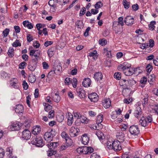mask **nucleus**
I'll list each match as a JSON object with an SVG mask.
<instances>
[{"mask_svg": "<svg viewBox=\"0 0 158 158\" xmlns=\"http://www.w3.org/2000/svg\"><path fill=\"white\" fill-rule=\"evenodd\" d=\"M77 80L76 78H73L71 80V83L73 86L74 88H76L77 86Z\"/></svg>", "mask_w": 158, "mask_h": 158, "instance_id": "42", "label": "nucleus"}, {"mask_svg": "<svg viewBox=\"0 0 158 158\" xmlns=\"http://www.w3.org/2000/svg\"><path fill=\"white\" fill-rule=\"evenodd\" d=\"M156 24L155 21H152L150 22V24L148 25L149 29L151 31H153L155 28L154 25Z\"/></svg>", "mask_w": 158, "mask_h": 158, "instance_id": "41", "label": "nucleus"}, {"mask_svg": "<svg viewBox=\"0 0 158 158\" xmlns=\"http://www.w3.org/2000/svg\"><path fill=\"white\" fill-rule=\"evenodd\" d=\"M31 59L32 62L34 63L35 65H36L39 60L40 59V56H32Z\"/></svg>", "mask_w": 158, "mask_h": 158, "instance_id": "35", "label": "nucleus"}, {"mask_svg": "<svg viewBox=\"0 0 158 158\" xmlns=\"http://www.w3.org/2000/svg\"><path fill=\"white\" fill-rule=\"evenodd\" d=\"M19 82L17 79L13 78L10 81V85L15 89H17L19 87Z\"/></svg>", "mask_w": 158, "mask_h": 158, "instance_id": "15", "label": "nucleus"}, {"mask_svg": "<svg viewBox=\"0 0 158 158\" xmlns=\"http://www.w3.org/2000/svg\"><path fill=\"white\" fill-rule=\"evenodd\" d=\"M141 114L142 111L141 108L139 107H137L135 110L134 113V116L135 117L138 118L139 117L141 116Z\"/></svg>", "mask_w": 158, "mask_h": 158, "instance_id": "21", "label": "nucleus"}, {"mask_svg": "<svg viewBox=\"0 0 158 158\" xmlns=\"http://www.w3.org/2000/svg\"><path fill=\"white\" fill-rule=\"evenodd\" d=\"M54 116V110H51L49 112L48 117L49 118H53Z\"/></svg>", "mask_w": 158, "mask_h": 158, "instance_id": "59", "label": "nucleus"}, {"mask_svg": "<svg viewBox=\"0 0 158 158\" xmlns=\"http://www.w3.org/2000/svg\"><path fill=\"white\" fill-rule=\"evenodd\" d=\"M41 129L40 126H35L33 129L32 133L34 135H36L40 133Z\"/></svg>", "mask_w": 158, "mask_h": 158, "instance_id": "26", "label": "nucleus"}, {"mask_svg": "<svg viewBox=\"0 0 158 158\" xmlns=\"http://www.w3.org/2000/svg\"><path fill=\"white\" fill-rule=\"evenodd\" d=\"M10 30L8 28L5 29L3 32V34L4 37H6L9 33Z\"/></svg>", "mask_w": 158, "mask_h": 158, "instance_id": "62", "label": "nucleus"}, {"mask_svg": "<svg viewBox=\"0 0 158 158\" xmlns=\"http://www.w3.org/2000/svg\"><path fill=\"white\" fill-rule=\"evenodd\" d=\"M91 83V81L89 78H85L82 82V85L85 87L90 86Z\"/></svg>", "mask_w": 158, "mask_h": 158, "instance_id": "25", "label": "nucleus"}, {"mask_svg": "<svg viewBox=\"0 0 158 158\" xmlns=\"http://www.w3.org/2000/svg\"><path fill=\"white\" fill-rule=\"evenodd\" d=\"M31 140V143L37 147H42L44 145L42 137L40 136H36Z\"/></svg>", "mask_w": 158, "mask_h": 158, "instance_id": "2", "label": "nucleus"}, {"mask_svg": "<svg viewBox=\"0 0 158 158\" xmlns=\"http://www.w3.org/2000/svg\"><path fill=\"white\" fill-rule=\"evenodd\" d=\"M64 83L66 85H69L71 84V80L69 77H66L64 80Z\"/></svg>", "mask_w": 158, "mask_h": 158, "instance_id": "61", "label": "nucleus"}, {"mask_svg": "<svg viewBox=\"0 0 158 158\" xmlns=\"http://www.w3.org/2000/svg\"><path fill=\"white\" fill-rule=\"evenodd\" d=\"M111 104V101L109 98H105L102 101L103 106L106 109L109 108Z\"/></svg>", "mask_w": 158, "mask_h": 158, "instance_id": "16", "label": "nucleus"}, {"mask_svg": "<svg viewBox=\"0 0 158 158\" xmlns=\"http://www.w3.org/2000/svg\"><path fill=\"white\" fill-rule=\"evenodd\" d=\"M81 122L82 123H87L88 122V119L85 116L82 115L80 118Z\"/></svg>", "mask_w": 158, "mask_h": 158, "instance_id": "48", "label": "nucleus"}, {"mask_svg": "<svg viewBox=\"0 0 158 158\" xmlns=\"http://www.w3.org/2000/svg\"><path fill=\"white\" fill-rule=\"evenodd\" d=\"M95 134L100 140H103L104 138L103 133L100 130L97 131L96 132Z\"/></svg>", "mask_w": 158, "mask_h": 158, "instance_id": "28", "label": "nucleus"}, {"mask_svg": "<svg viewBox=\"0 0 158 158\" xmlns=\"http://www.w3.org/2000/svg\"><path fill=\"white\" fill-rule=\"evenodd\" d=\"M97 51L96 50H94L93 52H91L89 53V56H92L94 57V59L95 58H97L98 56L97 55Z\"/></svg>", "mask_w": 158, "mask_h": 158, "instance_id": "47", "label": "nucleus"}, {"mask_svg": "<svg viewBox=\"0 0 158 158\" xmlns=\"http://www.w3.org/2000/svg\"><path fill=\"white\" fill-rule=\"evenodd\" d=\"M103 116L102 114H99L97 117L96 123H101L103 120Z\"/></svg>", "mask_w": 158, "mask_h": 158, "instance_id": "38", "label": "nucleus"}, {"mask_svg": "<svg viewBox=\"0 0 158 158\" xmlns=\"http://www.w3.org/2000/svg\"><path fill=\"white\" fill-rule=\"evenodd\" d=\"M76 91L77 95L81 98H84L85 97V91L82 88L77 87L76 89Z\"/></svg>", "mask_w": 158, "mask_h": 158, "instance_id": "11", "label": "nucleus"}, {"mask_svg": "<svg viewBox=\"0 0 158 158\" xmlns=\"http://www.w3.org/2000/svg\"><path fill=\"white\" fill-rule=\"evenodd\" d=\"M12 46L13 47H16L18 46H21V44L19 43V40H16L13 43Z\"/></svg>", "mask_w": 158, "mask_h": 158, "instance_id": "57", "label": "nucleus"}, {"mask_svg": "<svg viewBox=\"0 0 158 158\" xmlns=\"http://www.w3.org/2000/svg\"><path fill=\"white\" fill-rule=\"evenodd\" d=\"M127 82L129 85H132L136 83V81L133 78H131L128 80Z\"/></svg>", "mask_w": 158, "mask_h": 158, "instance_id": "52", "label": "nucleus"}, {"mask_svg": "<svg viewBox=\"0 0 158 158\" xmlns=\"http://www.w3.org/2000/svg\"><path fill=\"white\" fill-rule=\"evenodd\" d=\"M80 130L77 127H72L70 129L69 134L72 137H74L77 136Z\"/></svg>", "mask_w": 158, "mask_h": 158, "instance_id": "8", "label": "nucleus"}, {"mask_svg": "<svg viewBox=\"0 0 158 158\" xmlns=\"http://www.w3.org/2000/svg\"><path fill=\"white\" fill-rule=\"evenodd\" d=\"M53 100L56 102H59L60 100V97L59 95V94L58 93H56L52 97Z\"/></svg>", "mask_w": 158, "mask_h": 158, "instance_id": "32", "label": "nucleus"}, {"mask_svg": "<svg viewBox=\"0 0 158 158\" xmlns=\"http://www.w3.org/2000/svg\"><path fill=\"white\" fill-rule=\"evenodd\" d=\"M114 78L118 80H119L121 78V73L120 72H117L114 73Z\"/></svg>", "mask_w": 158, "mask_h": 158, "instance_id": "51", "label": "nucleus"}, {"mask_svg": "<svg viewBox=\"0 0 158 158\" xmlns=\"http://www.w3.org/2000/svg\"><path fill=\"white\" fill-rule=\"evenodd\" d=\"M66 144L64 145H62L61 146L60 149L61 150H63L67 148L69 146H70L72 144V142H68L67 143H66Z\"/></svg>", "mask_w": 158, "mask_h": 158, "instance_id": "40", "label": "nucleus"}, {"mask_svg": "<svg viewBox=\"0 0 158 158\" xmlns=\"http://www.w3.org/2000/svg\"><path fill=\"white\" fill-rule=\"evenodd\" d=\"M116 137L117 141L121 143L123 142L124 140V134L122 132H120L118 133L116 135Z\"/></svg>", "mask_w": 158, "mask_h": 158, "instance_id": "19", "label": "nucleus"}, {"mask_svg": "<svg viewBox=\"0 0 158 158\" xmlns=\"http://www.w3.org/2000/svg\"><path fill=\"white\" fill-rule=\"evenodd\" d=\"M129 131L131 135L136 136L139 134L140 131L138 125H133L129 127Z\"/></svg>", "mask_w": 158, "mask_h": 158, "instance_id": "3", "label": "nucleus"}, {"mask_svg": "<svg viewBox=\"0 0 158 158\" xmlns=\"http://www.w3.org/2000/svg\"><path fill=\"white\" fill-rule=\"evenodd\" d=\"M134 18L130 16H127L124 19V22L127 25H132L134 23Z\"/></svg>", "mask_w": 158, "mask_h": 158, "instance_id": "12", "label": "nucleus"}, {"mask_svg": "<svg viewBox=\"0 0 158 158\" xmlns=\"http://www.w3.org/2000/svg\"><path fill=\"white\" fill-rule=\"evenodd\" d=\"M66 118L67 119V124L69 126L72 125L74 121L73 115L70 113H68L66 115Z\"/></svg>", "mask_w": 158, "mask_h": 158, "instance_id": "14", "label": "nucleus"}, {"mask_svg": "<svg viewBox=\"0 0 158 158\" xmlns=\"http://www.w3.org/2000/svg\"><path fill=\"white\" fill-rule=\"evenodd\" d=\"M88 97L91 102H96L98 100V96L96 93H92L89 94Z\"/></svg>", "mask_w": 158, "mask_h": 158, "instance_id": "13", "label": "nucleus"}, {"mask_svg": "<svg viewBox=\"0 0 158 158\" xmlns=\"http://www.w3.org/2000/svg\"><path fill=\"white\" fill-rule=\"evenodd\" d=\"M23 25L24 27H27L29 29H31L33 27V24L28 21H25L23 22Z\"/></svg>", "mask_w": 158, "mask_h": 158, "instance_id": "29", "label": "nucleus"}, {"mask_svg": "<svg viewBox=\"0 0 158 158\" xmlns=\"http://www.w3.org/2000/svg\"><path fill=\"white\" fill-rule=\"evenodd\" d=\"M75 24L78 28H81L84 26L83 22L81 20H77Z\"/></svg>", "mask_w": 158, "mask_h": 158, "instance_id": "33", "label": "nucleus"}, {"mask_svg": "<svg viewBox=\"0 0 158 158\" xmlns=\"http://www.w3.org/2000/svg\"><path fill=\"white\" fill-rule=\"evenodd\" d=\"M118 21H115L114 22H117V25H120L122 27L124 25L123 18L122 17H120L118 19Z\"/></svg>", "mask_w": 158, "mask_h": 158, "instance_id": "34", "label": "nucleus"}, {"mask_svg": "<svg viewBox=\"0 0 158 158\" xmlns=\"http://www.w3.org/2000/svg\"><path fill=\"white\" fill-rule=\"evenodd\" d=\"M40 51L38 49L31 50L29 52L30 56H40Z\"/></svg>", "mask_w": 158, "mask_h": 158, "instance_id": "20", "label": "nucleus"}, {"mask_svg": "<svg viewBox=\"0 0 158 158\" xmlns=\"http://www.w3.org/2000/svg\"><path fill=\"white\" fill-rule=\"evenodd\" d=\"M102 77V74L101 72L95 73L94 75V78L97 81L101 80Z\"/></svg>", "mask_w": 158, "mask_h": 158, "instance_id": "24", "label": "nucleus"}, {"mask_svg": "<svg viewBox=\"0 0 158 158\" xmlns=\"http://www.w3.org/2000/svg\"><path fill=\"white\" fill-rule=\"evenodd\" d=\"M27 63L25 61L21 62L19 65V68L20 69H24V67L26 66Z\"/></svg>", "mask_w": 158, "mask_h": 158, "instance_id": "58", "label": "nucleus"}, {"mask_svg": "<svg viewBox=\"0 0 158 158\" xmlns=\"http://www.w3.org/2000/svg\"><path fill=\"white\" fill-rule=\"evenodd\" d=\"M143 45H144V46H143V48H146L148 50H149V47L152 48L154 46V41L153 40L151 39L149 40V43L147 44V45L145 44H143Z\"/></svg>", "mask_w": 158, "mask_h": 158, "instance_id": "17", "label": "nucleus"}, {"mask_svg": "<svg viewBox=\"0 0 158 158\" xmlns=\"http://www.w3.org/2000/svg\"><path fill=\"white\" fill-rule=\"evenodd\" d=\"M54 135V134H52V132H47L44 134V138L48 142H50L52 140Z\"/></svg>", "mask_w": 158, "mask_h": 158, "instance_id": "9", "label": "nucleus"}, {"mask_svg": "<svg viewBox=\"0 0 158 158\" xmlns=\"http://www.w3.org/2000/svg\"><path fill=\"white\" fill-rule=\"evenodd\" d=\"M44 104V103H43ZM45 104H44V105L45 106L44 108V110L45 111L48 112L49 111L52 110V106L49 105V104L47 103H45Z\"/></svg>", "mask_w": 158, "mask_h": 158, "instance_id": "36", "label": "nucleus"}, {"mask_svg": "<svg viewBox=\"0 0 158 158\" xmlns=\"http://www.w3.org/2000/svg\"><path fill=\"white\" fill-rule=\"evenodd\" d=\"M31 135V132L28 129H26L22 132V137L24 139L27 140L30 138Z\"/></svg>", "mask_w": 158, "mask_h": 158, "instance_id": "7", "label": "nucleus"}, {"mask_svg": "<svg viewBox=\"0 0 158 158\" xmlns=\"http://www.w3.org/2000/svg\"><path fill=\"white\" fill-rule=\"evenodd\" d=\"M57 120L59 122H62L64 118V116L63 115H58L56 117Z\"/></svg>", "mask_w": 158, "mask_h": 158, "instance_id": "54", "label": "nucleus"}, {"mask_svg": "<svg viewBox=\"0 0 158 158\" xmlns=\"http://www.w3.org/2000/svg\"><path fill=\"white\" fill-rule=\"evenodd\" d=\"M54 48H52L48 51V54L49 57H52L54 54Z\"/></svg>", "mask_w": 158, "mask_h": 158, "instance_id": "37", "label": "nucleus"}, {"mask_svg": "<svg viewBox=\"0 0 158 158\" xmlns=\"http://www.w3.org/2000/svg\"><path fill=\"white\" fill-rule=\"evenodd\" d=\"M28 80L31 83H34L36 81V78L35 76H29L28 77Z\"/></svg>", "mask_w": 158, "mask_h": 158, "instance_id": "60", "label": "nucleus"}, {"mask_svg": "<svg viewBox=\"0 0 158 158\" xmlns=\"http://www.w3.org/2000/svg\"><path fill=\"white\" fill-rule=\"evenodd\" d=\"M97 125L93 127L94 129L97 130V131L100 130L99 129H102L103 127V125L101 123H97Z\"/></svg>", "mask_w": 158, "mask_h": 158, "instance_id": "39", "label": "nucleus"}, {"mask_svg": "<svg viewBox=\"0 0 158 158\" xmlns=\"http://www.w3.org/2000/svg\"><path fill=\"white\" fill-rule=\"evenodd\" d=\"M59 145V143L57 142H49L46 145L49 148L47 151V155L48 156H51L56 153V148Z\"/></svg>", "mask_w": 158, "mask_h": 158, "instance_id": "1", "label": "nucleus"}, {"mask_svg": "<svg viewBox=\"0 0 158 158\" xmlns=\"http://www.w3.org/2000/svg\"><path fill=\"white\" fill-rule=\"evenodd\" d=\"M140 67L137 68L135 69L131 67H127L126 69L125 70L124 73L126 76H130L132 75L135 72H137L140 70Z\"/></svg>", "mask_w": 158, "mask_h": 158, "instance_id": "4", "label": "nucleus"}, {"mask_svg": "<svg viewBox=\"0 0 158 158\" xmlns=\"http://www.w3.org/2000/svg\"><path fill=\"white\" fill-rule=\"evenodd\" d=\"M62 70V68L61 66V64H59L58 65H57L55 66V70H53V71L54 73H60Z\"/></svg>", "mask_w": 158, "mask_h": 158, "instance_id": "30", "label": "nucleus"}, {"mask_svg": "<svg viewBox=\"0 0 158 158\" xmlns=\"http://www.w3.org/2000/svg\"><path fill=\"white\" fill-rule=\"evenodd\" d=\"M113 142H112L110 141H107L106 143V146L107 148L109 149H112Z\"/></svg>", "mask_w": 158, "mask_h": 158, "instance_id": "43", "label": "nucleus"}, {"mask_svg": "<svg viewBox=\"0 0 158 158\" xmlns=\"http://www.w3.org/2000/svg\"><path fill=\"white\" fill-rule=\"evenodd\" d=\"M24 111L23 106L21 104L16 105L15 108V112L18 114L22 113Z\"/></svg>", "mask_w": 158, "mask_h": 158, "instance_id": "18", "label": "nucleus"}, {"mask_svg": "<svg viewBox=\"0 0 158 158\" xmlns=\"http://www.w3.org/2000/svg\"><path fill=\"white\" fill-rule=\"evenodd\" d=\"M123 5L125 8L128 9L130 7V3L126 0H123Z\"/></svg>", "mask_w": 158, "mask_h": 158, "instance_id": "49", "label": "nucleus"}, {"mask_svg": "<svg viewBox=\"0 0 158 158\" xmlns=\"http://www.w3.org/2000/svg\"><path fill=\"white\" fill-rule=\"evenodd\" d=\"M8 56L10 57H12L14 55V49L13 48H9L7 52Z\"/></svg>", "mask_w": 158, "mask_h": 158, "instance_id": "44", "label": "nucleus"}, {"mask_svg": "<svg viewBox=\"0 0 158 158\" xmlns=\"http://www.w3.org/2000/svg\"><path fill=\"white\" fill-rule=\"evenodd\" d=\"M139 123L141 124L142 126L145 127L148 125V123L146 119L144 117H143L139 120Z\"/></svg>", "mask_w": 158, "mask_h": 158, "instance_id": "27", "label": "nucleus"}, {"mask_svg": "<svg viewBox=\"0 0 158 158\" xmlns=\"http://www.w3.org/2000/svg\"><path fill=\"white\" fill-rule=\"evenodd\" d=\"M73 114L74 117L77 119H80L82 116L78 112H75L73 113Z\"/></svg>", "mask_w": 158, "mask_h": 158, "instance_id": "64", "label": "nucleus"}, {"mask_svg": "<svg viewBox=\"0 0 158 158\" xmlns=\"http://www.w3.org/2000/svg\"><path fill=\"white\" fill-rule=\"evenodd\" d=\"M61 136L62 138L64 139L66 141V143H67L68 142H72V141L68 135L65 131H63L61 134Z\"/></svg>", "mask_w": 158, "mask_h": 158, "instance_id": "22", "label": "nucleus"}, {"mask_svg": "<svg viewBox=\"0 0 158 158\" xmlns=\"http://www.w3.org/2000/svg\"><path fill=\"white\" fill-rule=\"evenodd\" d=\"M128 66H126L125 63H123L122 64H120L118 67V69L120 71H123L124 73L125 70L126 69Z\"/></svg>", "mask_w": 158, "mask_h": 158, "instance_id": "31", "label": "nucleus"}, {"mask_svg": "<svg viewBox=\"0 0 158 158\" xmlns=\"http://www.w3.org/2000/svg\"><path fill=\"white\" fill-rule=\"evenodd\" d=\"M117 23L116 22H114L113 27L115 33L120 34L123 31V27L120 25H117Z\"/></svg>", "mask_w": 158, "mask_h": 158, "instance_id": "6", "label": "nucleus"}, {"mask_svg": "<svg viewBox=\"0 0 158 158\" xmlns=\"http://www.w3.org/2000/svg\"><path fill=\"white\" fill-rule=\"evenodd\" d=\"M153 69V66L152 65L148 64L146 67V70L148 73H150Z\"/></svg>", "mask_w": 158, "mask_h": 158, "instance_id": "45", "label": "nucleus"}, {"mask_svg": "<svg viewBox=\"0 0 158 158\" xmlns=\"http://www.w3.org/2000/svg\"><path fill=\"white\" fill-rule=\"evenodd\" d=\"M99 43L102 46H104L107 44V41L105 39H102L99 40Z\"/></svg>", "mask_w": 158, "mask_h": 158, "instance_id": "53", "label": "nucleus"}, {"mask_svg": "<svg viewBox=\"0 0 158 158\" xmlns=\"http://www.w3.org/2000/svg\"><path fill=\"white\" fill-rule=\"evenodd\" d=\"M121 142L118 141L117 140H114L113 141V149L115 151H119L122 149Z\"/></svg>", "mask_w": 158, "mask_h": 158, "instance_id": "10", "label": "nucleus"}, {"mask_svg": "<svg viewBox=\"0 0 158 158\" xmlns=\"http://www.w3.org/2000/svg\"><path fill=\"white\" fill-rule=\"evenodd\" d=\"M21 127V124L19 122H11L9 126V129L12 131L18 130Z\"/></svg>", "mask_w": 158, "mask_h": 158, "instance_id": "5", "label": "nucleus"}, {"mask_svg": "<svg viewBox=\"0 0 158 158\" xmlns=\"http://www.w3.org/2000/svg\"><path fill=\"white\" fill-rule=\"evenodd\" d=\"M103 3L101 1L97 2L94 5L95 8L98 10L100 8L103 6Z\"/></svg>", "mask_w": 158, "mask_h": 158, "instance_id": "50", "label": "nucleus"}, {"mask_svg": "<svg viewBox=\"0 0 158 158\" xmlns=\"http://www.w3.org/2000/svg\"><path fill=\"white\" fill-rule=\"evenodd\" d=\"M81 138L82 143L86 145L89 143V138L87 136V134H85L83 135L81 137Z\"/></svg>", "mask_w": 158, "mask_h": 158, "instance_id": "23", "label": "nucleus"}, {"mask_svg": "<svg viewBox=\"0 0 158 158\" xmlns=\"http://www.w3.org/2000/svg\"><path fill=\"white\" fill-rule=\"evenodd\" d=\"M12 148L11 147H8L7 148L6 152H7V154H8V156L9 157H10L12 156Z\"/></svg>", "mask_w": 158, "mask_h": 158, "instance_id": "46", "label": "nucleus"}, {"mask_svg": "<svg viewBox=\"0 0 158 158\" xmlns=\"http://www.w3.org/2000/svg\"><path fill=\"white\" fill-rule=\"evenodd\" d=\"M122 158H131L130 154L129 152L125 153L122 155Z\"/></svg>", "mask_w": 158, "mask_h": 158, "instance_id": "63", "label": "nucleus"}, {"mask_svg": "<svg viewBox=\"0 0 158 158\" xmlns=\"http://www.w3.org/2000/svg\"><path fill=\"white\" fill-rule=\"evenodd\" d=\"M1 76L4 78H6L10 77V74H7L4 71H2L1 73Z\"/></svg>", "mask_w": 158, "mask_h": 158, "instance_id": "55", "label": "nucleus"}, {"mask_svg": "<svg viewBox=\"0 0 158 158\" xmlns=\"http://www.w3.org/2000/svg\"><path fill=\"white\" fill-rule=\"evenodd\" d=\"M127 81L125 79H121L119 81V84L120 86H123L127 85Z\"/></svg>", "mask_w": 158, "mask_h": 158, "instance_id": "56", "label": "nucleus"}]
</instances>
